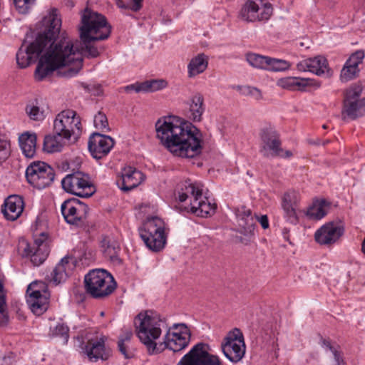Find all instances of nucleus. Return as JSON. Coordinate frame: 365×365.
Returning a JSON list of instances; mask_svg holds the SVG:
<instances>
[{"label":"nucleus","instance_id":"13d9d810","mask_svg":"<svg viewBox=\"0 0 365 365\" xmlns=\"http://www.w3.org/2000/svg\"><path fill=\"white\" fill-rule=\"evenodd\" d=\"M274 346H276L277 350H279L278 344L277 343L274 344Z\"/></svg>","mask_w":365,"mask_h":365},{"label":"nucleus","instance_id":"a211bd4d","mask_svg":"<svg viewBox=\"0 0 365 365\" xmlns=\"http://www.w3.org/2000/svg\"><path fill=\"white\" fill-rule=\"evenodd\" d=\"M259 5L256 0H247L242 6L238 17L246 22H265L271 18L273 14L271 4H265L262 8L260 14L257 13Z\"/></svg>","mask_w":365,"mask_h":365},{"label":"nucleus","instance_id":"c9c22d12","mask_svg":"<svg viewBox=\"0 0 365 365\" xmlns=\"http://www.w3.org/2000/svg\"><path fill=\"white\" fill-rule=\"evenodd\" d=\"M330 204L325 200H316L307 210V216L312 220H320L329 212Z\"/></svg>","mask_w":365,"mask_h":365},{"label":"nucleus","instance_id":"bb28decb","mask_svg":"<svg viewBox=\"0 0 365 365\" xmlns=\"http://www.w3.org/2000/svg\"><path fill=\"white\" fill-rule=\"evenodd\" d=\"M321 346L327 354H329L326 365H346L339 345L331 342L329 339H322Z\"/></svg>","mask_w":365,"mask_h":365},{"label":"nucleus","instance_id":"cd10ccee","mask_svg":"<svg viewBox=\"0 0 365 365\" xmlns=\"http://www.w3.org/2000/svg\"><path fill=\"white\" fill-rule=\"evenodd\" d=\"M187 118L194 122H200L205 110L204 98L202 94H194L188 101Z\"/></svg>","mask_w":365,"mask_h":365},{"label":"nucleus","instance_id":"8fccbe9b","mask_svg":"<svg viewBox=\"0 0 365 365\" xmlns=\"http://www.w3.org/2000/svg\"><path fill=\"white\" fill-rule=\"evenodd\" d=\"M32 285H34V290L35 289L38 292V294H37V295H43L45 293H48L47 291V285L43 282L36 281V282L31 283L29 286H32Z\"/></svg>","mask_w":365,"mask_h":365},{"label":"nucleus","instance_id":"20e7f679","mask_svg":"<svg viewBox=\"0 0 365 365\" xmlns=\"http://www.w3.org/2000/svg\"><path fill=\"white\" fill-rule=\"evenodd\" d=\"M134 325L137 336L146 346L149 354L162 351L163 346L156 340L168 327L160 314L151 310L141 312L135 317Z\"/></svg>","mask_w":365,"mask_h":365},{"label":"nucleus","instance_id":"a878e982","mask_svg":"<svg viewBox=\"0 0 365 365\" xmlns=\"http://www.w3.org/2000/svg\"><path fill=\"white\" fill-rule=\"evenodd\" d=\"M24 207L23 198L19 195L9 196L1 208V212L8 220L14 221L21 215Z\"/></svg>","mask_w":365,"mask_h":365},{"label":"nucleus","instance_id":"a19ab883","mask_svg":"<svg viewBox=\"0 0 365 365\" xmlns=\"http://www.w3.org/2000/svg\"><path fill=\"white\" fill-rule=\"evenodd\" d=\"M359 71V68H355L346 61L341 71L340 78L345 82L351 81L358 76Z\"/></svg>","mask_w":365,"mask_h":365},{"label":"nucleus","instance_id":"aec40b11","mask_svg":"<svg viewBox=\"0 0 365 365\" xmlns=\"http://www.w3.org/2000/svg\"><path fill=\"white\" fill-rule=\"evenodd\" d=\"M344 232V228L342 225L329 222L316 231L314 238L320 245H329L336 242L343 235Z\"/></svg>","mask_w":365,"mask_h":365},{"label":"nucleus","instance_id":"603ef678","mask_svg":"<svg viewBox=\"0 0 365 365\" xmlns=\"http://www.w3.org/2000/svg\"><path fill=\"white\" fill-rule=\"evenodd\" d=\"M133 1V4L130 6V9L133 11H138L142 8V1L143 0H131Z\"/></svg>","mask_w":365,"mask_h":365},{"label":"nucleus","instance_id":"f704fd0d","mask_svg":"<svg viewBox=\"0 0 365 365\" xmlns=\"http://www.w3.org/2000/svg\"><path fill=\"white\" fill-rule=\"evenodd\" d=\"M68 264V259L63 258L56 264L55 268L51 272L50 275L46 276V280L54 285H58L64 282L67 278L66 266Z\"/></svg>","mask_w":365,"mask_h":365},{"label":"nucleus","instance_id":"4d7b16f0","mask_svg":"<svg viewBox=\"0 0 365 365\" xmlns=\"http://www.w3.org/2000/svg\"><path fill=\"white\" fill-rule=\"evenodd\" d=\"M285 154H286L285 155H286L287 157H289V156H291V155H292V153H291L290 151H286V152H285Z\"/></svg>","mask_w":365,"mask_h":365},{"label":"nucleus","instance_id":"a18cd8bd","mask_svg":"<svg viewBox=\"0 0 365 365\" xmlns=\"http://www.w3.org/2000/svg\"><path fill=\"white\" fill-rule=\"evenodd\" d=\"M365 53L363 50H357L353 53L346 61L355 68H359V65L363 62Z\"/></svg>","mask_w":365,"mask_h":365},{"label":"nucleus","instance_id":"de8ad7c7","mask_svg":"<svg viewBox=\"0 0 365 365\" xmlns=\"http://www.w3.org/2000/svg\"><path fill=\"white\" fill-rule=\"evenodd\" d=\"M35 0H14V4L21 14H26Z\"/></svg>","mask_w":365,"mask_h":365},{"label":"nucleus","instance_id":"49530a36","mask_svg":"<svg viewBox=\"0 0 365 365\" xmlns=\"http://www.w3.org/2000/svg\"><path fill=\"white\" fill-rule=\"evenodd\" d=\"M144 83L147 86V87L145 88V92L155 91L167 86V82L164 80H153Z\"/></svg>","mask_w":365,"mask_h":365},{"label":"nucleus","instance_id":"393cba45","mask_svg":"<svg viewBox=\"0 0 365 365\" xmlns=\"http://www.w3.org/2000/svg\"><path fill=\"white\" fill-rule=\"evenodd\" d=\"M34 285L29 286L26 290V302L31 312L36 315H41L48 309L49 293L43 295H37L38 292L34 290Z\"/></svg>","mask_w":365,"mask_h":365},{"label":"nucleus","instance_id":"864d4df0","mask_svg":"<svg viewBox=\"0 0 365 365\" xmlns=\"http://www.w3.org/2000/svg\"><path fill=\"white\" fill-rule=\"evenodd\" d=\"M258 222L260 223L263 229H267L269 227V221L267 215H262L258 218Z\"/></svg>","mask_w":365,"mask_h":365},{"label":"nucleus","instance_id":"7ed1b4c3","mask_svg":"<svg viewBox=\"0 0 365 365\" xmlns=\"http://www.w3.org/2000/svg\"><path fill=\"white\" fill-rule=\"evenodd\" d=\"M45 21L48 24L46 30L39 34L36 40L30 45L27 46L24 49L21 47L16 53V61L21 68H26L39 56V55L45 52L39 58L36 71L39 66L41 60L50 51L51 47L56 43V38L60 34L61 26V19L58 16V11L56 9H51L48 16L46 17ZM35 78L38 81L36 71H35Z\"/></svg>","mask_w":365,"mask_h":365},{"label":"nucleus","instance_id":"09e8293b","mask_svg":"<svg viewBox=\"0 0 365 365\" xmlns=\"http://www.w3.org/2000/svg\"><path fill=\"white\" fill-rule=\"evenodd\" d=\"M10 155V143L0 138V163L5 161Z\"/></svg>","mask_w":365,"mask_h":365},{"label":"nucleus","instance_id":"f03ea898","mask_svg":"<svg viewBox=\"0 0 365 365\" xmlns=\"http://www.w3.org/2000/svg\"><path fill=\"white\" fill-rule=\"evenodd\" d=\"M155 130L162 145L175 156L193 158L201 151L200 130L177 116L158 119Z\"/></svg>","mask_w":365,"mask_h":365},{"label":"nucleus","instance_id":"f8f14e48","mask_svg":"<svg viewBox=\"0 0 365 365\" xmlns=\"http://www.w3.org/2000/svg\"><path fill=\"white\" fill-rule=\"evenodd\" d=\"M61 211L66 222L70 225L84 227L88 223L89 208L78 199L65 200L61 206Z\"/></svg>","mask_w":365,"mask_h":365},{"label":"nucleus","instance_id":"3c124183","mask_svg":"<svg viewBox=\"0 0 365 365\" xmlns=\"http://www.w3.org/2000/svg\"><path fill=\"white\" fill-rule=\"evenodd\" d=\"M147 86L145 84V83H135V84H130L125 87V90L127 92H130L131 91H135L136 93L139 92H145V88H146Z\"/></svg>","mask_w":365,"mask_h":365},{"label":"nucleus","instance_id":"6e6552de","mask_svg":"<svg viewBox=\"0 0 365 365\" xmlns=\"http://www.w3.org/2000/svg\"><path fill=\"white\" fill-rule=\"evenodd\" d=\"M61 184L65 191L81 197H89L96 192L90 176L81 171L67 175Z\"/></svg>","mask_w":365,"mask_h":365},{"label":"nucleus","instance_id":"39448f33","mask_svg":"<svg viewBox=\"0 0 365 365\" xmlns=\"http://www.w3.org/2000/svg\"><path fill=\"white\" fill-rule=\"evenodd\" d=\"M202 185L200 182H192L190 180L178 184L176 197L180 202L189 200L190 202L184 207L197 216L207 217L215 212L217 206L202 196Z\"/></svg>","mask_w":365,"mask_h":365},{"label":"nucleus","instance_id":"c756f323","mask_svg":"<svg viewBox=\"0 0 365 365\" xmlns=\"http://www.w3.org/2000/svg\"><path fill=\"white\" fill-rule=\"evenodd\" d=\"M37 136L35 133L26 131L19 137V143L24 155L31 158L36 154Z\"/></svg>","mask_w":365,"mask_h":365},{"label":"nucleus","instance_id":"dca6fc26","mask_svg":"<svg viewBox=\"0 0 365 365\" xmlns=\"http://www.w3.org/2000/svg\"><path fill=\"white\" fill-rule=\"evenodd\" d=\"M178 365H220L217 356L209 354L207 345L198 343L186 354Z\"/></svg>","mask_w":365,"mask_h":365},{"label":"nucleus","instance_id":"ea45409f","mask_svg":"<svg viewBox=\"0 0 365 365\" xmlns=\"http://www.w3.org/2000/svg\"><path fill=\"white\" fill-rule=\"evenodd\" d=\"M69 329L63 323H57L53 327H50L49 335L53 337H60L63 340V343L68 341Z\"/></svg>","mask_w":365,"mask_h":365},{"label":"nucleus","instance_id":"37998d69","mask_svg":"<svg viewBox=\"0 0 365 365\" xmlns=\"http://www.w3.org/2000/svg\"><path fill=\"white\" fill-rule=\"evenodd\" d=\"M269 67H267V70H270L273 71H282L288 69L290 66L289 62L277 59V58H268Z\"/></svg>","mask_w":365,"mask_h":365},{"label":"nucleus","instance_id":"b1692460","mask_svg":"<svg viewBox=\"0 0 365 365\" xmlns=\"http://www.w3.org/2000/svg\"><path fill=\"white\" fill-rule=\"evenodd\" d=\"M143 180V173L133 167L128 166L122 170L120 178L117 183L122 190L130 191L138 187Z\"/></svg>","mask_w":365,"mask_h":365},{"label":"nucleus","instance_id":"f3484780","mask_svg":"<svg viewBox=\"0 0 365 365\" xmlns=\"http://www.w3.org/2000/svg\"><path fill=\"white\" fill-rule=\"evenodd\" d=\"M46 240L47 235L41 232L38 237H35L32 246L25 241L21 244L24 255L31 257V261L35 266L42 264L48 255L49 248Z\"/></svg>","mask_w":365,"mask_h":365},{"label":"nucleus","instance_id":"79ce46f5","mask_svg":"<svg viewBox=\"0 0 365 365\" xmlns=\"http://www.w3.org/2000/svg\"><path fill=\"white\" fill-rule=\"evenodd\" d=\"M240 93L245 96H251L256 100L262 98L261 92L259 89L249 86H237L235 87Z\"/></svg>","mask_w":365,"mask_h":365},{"label":"nucleus","instance_id":"2eb2a0df","mask_svg":"<svg viewBox=\"0 0 365 365\" xmlns=\"http://www.w3.org/2000/svg\"><path fill=\"white\" fill-rule=\"evenodd\" d=\"M260 153L266 158L284 156L279 135L274 128L265 126L259 131Z\"/></svg>","mask_w":365,"mask_h":365},{"label":"nucleus","instance_id":"412c9836","mask_svg":"<svg viewBox=\"0 0 365 365\" xmlns=\"http://www.w3.org/2000/svg\"><path fill=\"white\" fill-rule=\"evenodd\" d=\"M114 144L111 137L96 133L90 137L88 146L93 157L101 159L110 151Z\"/></svg>","mask_w":365,"mask_h":365},{"label":"nucleus","instance_id":"6e6d98bb","mask_svg":"<svg viewBox=\"0 0 365 365\" xmlns=\"http://www.w3.org/2000/svg\"><path fill=\"white\" fill-rule=\"evenodd\" d=\"M117 4L118 6L120 8H126V6L123 4H122L120 1H118Z\"/></svg>","mask_w":365,"mask_h":365},{"label":"nucleus","instance_id":"0eeeda50","mask_svg":"<svg viewBox=\"0 0 365 365\" xmlns=\"http://www.w3.org/2000/svg\"><path fill=\"white\" fill-rule=\"evenodd\" d=\"M84 282L87 293L96 299L110 295L115 289L113 277L104 269L90 271L85 276Z\"/></svg>","mask_w":365,"mask_h":365},{"label":"nucleus","instance_id":"473e14b6","mask_svg":"<svg viewBox=\"0 0 365 365\" xmlns=\"http://www.w3.org/2000/svg\"><path fill=\"white\" fill-rule=\"evenodd\" d=\"M68 138H64L61 134L48 135L44 138L43 150L47 153H56L62 150L67 144Z\"/></svg>","mask_w":365,"mask_h":365},{"label":"nucleus","instance_id":"052dcab7","mask_svg":"<svg viewBox=\"0 0 365 365\" xmlns=\"http://www.w3.org/2000/svg\"><path fill=\"white\" fill-rule=\"evenodd\" d=\"M323 128L326 129V128H327V125H323Z\"/></svg>","mask_w":365,"mask_h":365},{"label":"nucleus","instance_id":"2f4dec72","mask_svg":"<svg viewBox=\"0 0 365 365\" xmlns=\"http://www.w3.org/2000/svg\"><path fill=\"white\" fill-rule=\"evenodd\" d=\"M282 207L287 220L295 223L297 221L296 195L294 192L285 193L282 197Z\"/></svg>","mask_w":365,"mask_h":365},{"label":"nucleus","instance_id":"4be33fe9","mask_svg":"<svg viewBox=\"0 0 365 365\" xmlns=\"http://www.w3.org/2000/svg\"><path fill=\"white\" fill-rule=\"evenodd\" d=\"M105 336L89 339L85 347L84 352L91 361H97L99 359L107 360L110 355V349L105 345Z\"/></svg>","mask_w":365,"mask_h":365},{"label":"nucleus","instance_id":"9b49d317","mask_svg":"<svg viewBox=\"0 0 365 365\" xmlns=\"http://www.w3.org/2000/svg\"><path fill=\"white\" fill-rule=\"evenodd\" d=\"M221 349L231 362L237 363L241 361L246 351L242 332L237 328L229 331L221 343Z\"/></svg>","mask_w":365,"mask_h":365},{"label":"nucleus","instance_id":"4c0bfd02","mask_svg":"<svg viewBox=\"0 0 365 365\" xmlns=\"http://www.w3.org/2000/svg\"><path fill=\"white\" fill-rule=\"evenodd\" d=\"M132 335L133 334L130 331L126 330L118 341V345L119 351L125 359H131L134 356L133 351L128 348L126 344L130 341Z\"/></svg>","mask_w":365,"mask_h":365},{"label":"nucleus","instance_id":"58836bf2","mask_svg":"<svg viewBox=\"0 0 365 365\" xmlns=\"http://www.w3.org/2000/svg\"><path fill=\"white\" fill-rule=\"evenodd\" d=\"M25 112L32 120L42 121L46 118L44 110L34 103L27 104L25 108Z\"/></svg>","mask_w":365,"mask_h":365},{"label":"nucleus","instance_id":"1a4fd4ad","mask_svg":"<svg viewBox=\"0 0 365 365\" xmlns=\"http://www.w3.org/2000/svg\"><path fill=\"white\" fill-rule=\"evenodd\" d=\"M53 130L56 134H61L64 138L71 140L75 138L81 133V118L73 110L68 109L59 113L53 122Z\"/></svg>","mask_w":365,"mask_h":365},{"label":"nucleus","instance_id":"423d86ee","mask_svg":"<svg viewBox=\"0 0 365 365\" xmlns=\"http://www.w3.org/2000/svg\"><path fill=\"white\" fill-rule=\"evenodd\" d=\"M140 236L146 247L151 251H161L167 242L165 222L158 217H148L138 229Z\"/></svg>","mask_w":365,"mask_h":365},{"label":"nucleus","instance_id":"c85d7f7f","mask_svg":"<svg viewBox=\"0 0 365 365\" xmlns=\"http://www.w3.org/2000/svg\"><path fill=\"white\" fill-rule=\"evenodd\" d=\"M313 81L310 78L299 77H286L279 79L277 85L282 88L290 91H303L307 86L312 85Z\"/></svg>","mask_w":365,"mask_h":365},{"label":"nucleus","instance_id":"9d476101","mask_svg":"<svg viewBox=\"0 0 365 365\" xmlns=\"http://www.w3.org/2000/svg\"><path fill=\"white\" fill-rule=\"evenodd\" d=\"M28 182L34 187L41 190L49 187L54 180V170L41 161L32 163L26 170Z\"/></svg>","mask_w":365,"mask_h":365},{"label":"nucleus","instance_id":"72a5a7b5","mask_svg":"<svg viewBox=\"0 0 365 365\" xmlns=\"http://www.w3.org/2000/svg\"><path fill=\"white\" fill-rule=\"evenodd\" d=\"M101 248L105 257L112 262L120 261L118 258L120 247L117 241L109 237H104L101 242Z\"/></svg>","mask_w":365,"mask_h":365},{"label":"nucleus","instance_id":"c03bdc74","mask_svg":"<svg viewBox=\"0 0 365 365\" xmlns=\"http://www.w3.org/2000/svg\"><path fill=\"white\" fill-rule=\"evenodd\" d=\"M93 123L96 128L101 130L102 131L109 130L108 119L104 113L98 112L94 116Z\"/></svg>","mask_w":365,"mask_h":365},{"label":"nucleus","instance_id":"4468645a","mask_svg":"<svg viewBox=\"0 0 365 365\" xmlns=\"http://www.w3.org/2000/svg\"><path fill=\"white\" fill-rule=\"evenodd\" d=\"M361 91V87L358 85H354L346 91L342 109L344 119L348 117L354 120L365 114V104L363 98L360 99Z\"/></svg>","mask_w":365,"mask_h":365},{"label":"nucleus","instance_id":"f257e3e1","mask_svg":"<svg viewBox=\"0 0 365 365\" xmlns=\"http://www.w3.org/2000/svg\"><path fill=\"white\" fill-rule=\"evenodd\" d=\"M79 31L80 42L73 43L63 37L51 47L37 68L38 79H43L58 68L59 74L63 77L75 76L82 68L83 56L96 58L100 55L103 48L97 46L96 42L108 38L111 27L104 16L86 9L81 15Z\"/></svg>","mask_w":365,"mask_h":365},{"label":"nucleus","instance_id":"5701e85b","mask_svg":"<svg viewBox=\"0 0 365 365\" xmlns=\"http://www.w3.org/2000/svg\"><path fill=\"white\" fill-rule=\"evenodd\" d=\"M297 68L299 71H309L319 76H331L327 60L322 56L302 61L297 63Z\"/></svg>","mask_w":365,"mask_h":365},{"label":"nucleus","instance_id":"6ab92c4d","mask_svg":"<svg viewBox=\"0 0 365 365\" xmlns=\"http://www.w3.org/2000/svg\"><path fill=\"white\" fill-rule=\"evenodd\" d=\"M235 214L238 225L237 231L245 237L240 238V242L247 244L255 235L257 216L245 206L237 207Z\"/></svg>","mask_w":365,"mask_h":365},{"label":"nucleus","instance_id":"bf43d9fd","mask_svg":"<svg viewBox=\"0 0 365 365\" xmlns=\"http://www.w3.org/2000/svg\"><path fill=\"white\" fill-rule=\"evenodd\" d=\"M104 315V312H101V316H103Z\"/></svg>","mask_w":365,"mask_h":365},{"label":"nucleus","instance_id":"e433bc0d","mask_svg":"<svg viewBox=\"0 0 365 365\" xmlns=\"http://www.w3.org/2000/svg\"><path fill=\"white\" fill-rule=\"evenodd\" d=\"M268 58L267 56L254 53H248L246 56V59L250 66L256 68L265 70L269 67Z\"/></svg>","mask_w":365,"mask_h":365},{"label":"nucleus","instance_id":"7c9ffc66","mask_svg":"<svg viewBox=\"0 0 365 365\" xmlns=\"http://www.w3.org/2000/svg\"><path fill=\"white\" fill-rule=\"evenodd\" d=\"M208 56L203 53L192 57L187 64V76L189 78L202 73L208 66Z\"/></svg>","mask_w":365,"mask_h":365},{"label":"nucleus","instance_id":"5fc2aeb1","mask_svg":"<svg viewBox=\"0 0 365 365\" xmlns=\"http://www.w3.org/2000/svg\"><path fill=\"white\" fill-rule=\"evenodd\" d=\"M256 1L258 3L259 5V9L257 11L258 14H260V11H262V8L264 6L265 4H270L268 1H264L263 0H256Z\"/></svg>","mask_w":365,"mask_h":365},{"label":"nucleus","instance_id":"ddd939ff","mask_svg":"<svg viewBox=\"0 0 365 365\" xmlns=\"http://www.w3.org/2000/svg\"><path fill=\"white\" fill-rule=\"evenodd\" d=\"M190 331L184 324H174L170 327L164 336L162 344V351L168 348L174 352L180 351L185 349L190 340Z\"/></svg>","mask_w":365,"mask_h":365}]
</instances>
